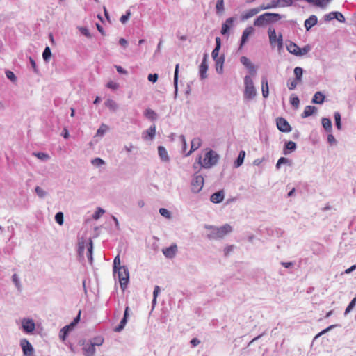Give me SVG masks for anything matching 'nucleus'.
Masks as SVG:
<instances>
[{
  "mask_svg": "<svg viewBox=\"0 0 356 356\" xmlns=\"http://www.w3.org/2000/svg\"><path fill=\"white\" fill-rule=\"evenodd\" d=\"M209 229L211 231L208 234V238L213 240L222 238L225 236L232 232V227L229 224H225L220 227L211 226Z\"/></svg>",
  "mask_w": 356,
  "mask_h": 356,
  "instance_id": "nucleus-1",
  "label": "nucleus"
},
{
  "mask_svg": "<svg viewBox=\"0 0 356 356\" xmlns=\"http://www.w3.org/2000/svg\"><path fill=\"white\" fill-rule=\"evenodd\" d=\"M280 0H273L270 3L262 4L259 7L251 8L242 15V19L245 20L258 14L260 11L276 8L278 6Z\"/></svg>",
  "mask_w": 356,
  "mask_h": 356,
  "instance_id": "nucleus-2",
  "label": "nucleus"
},
{
  "mask_svg": "<svg viewBox=\"0 0 356 356\" xmlns=\"http://www.w3.org/2000/svg\"><path fill=\"white\" fill-rule=\"evenodd\" d=\"M281 16L277 13H266L259 15L254 22L255 26H263L268 23L278 21Z\"/></svg>",
  "mask_w": 356,
  "mask_h": 356,
  "instance_id": "nucleus-3",
  "label": "nucleus"
},
{
  "mask_svg": "<svg viewBox=\"0 0 356 356\" xmlns=\"http://www.w3.org/2000/svg\"><path fill=\"white\" fill-rule=\"evenodd\" d=\"M245 91L244 97L248 99H253L256 95L257 91L254 86L253 81L249 76H245L244 78Z\"/></svg>",
  "mask_w": 356,
  "mask_h": 356,
  "instance_id": "nucleus-4",
  "label": "nucleus"
},
{
  "mask_svg": "<svg viewBox=\"0 0 356 356\" xmlns=\"http://www.w3.org/2000/svg\"><path fill=\"white\" fill-rule=\"evenodd\" d=\"M78 245H79V250H78L79 254L81 256L83 255L84 253V250L86 248H87V252H86L87 257L90 261V262L92 263V249H93L92 240L89 239L88 242H86L83 240L80 241H79Z\"/></svg>",
  "mask_w": 356,
  "mask_h": 356,
  "instance_id": "nucleus-5",
  "label": "nucleus"
},
{
  "mask_svg": "<svg viewBox=\"0 0 356 356\" xmlns=\"http://www.w3.org/2000/svg\"><path fill=\"white\" fill-rule=\"evenodd\" d=\"M116 273L118 275V278L121 288L124 290L127 288L129 280V273L128 268L125 266H123L117 270Z\"/></svg>",
  "mask_w": 356,
  "mask_h": 356,
  "instance_id": "nucleus-6",
  "label": "nucleus"
},
{
  "mask_svg": "<svg viewBox=\"0 0 356 356\" xmlns=\"http://www.w3.org/2000/svg\"><path fill=\"white\" fill-rule=\"evenodd\" d=\"M218 154L215 152L210 150L205 154L202 165L206 168H210L218 162Z\"/></svg>",
  "mask_w": 356,
  "mask_h": 356,
  "instance_id": "nucleus-7",
  "label": "nucleus"
},
{
  "mask_svg": "<svg viewBox=\"0 0 356 356\" xmlns=\"http://www.w3.org/2000/svg\"><path fill=\"white\" fill-rule=\"evenodd\" d=\"M269 42L271 46L275 47L276 44L279 49L282 47V35L281 33L277 36L275 30L273 28L268 29Z\"/></svg>",
  "mask_w": 356,
  "mask_h": 356,
  "instance_id": "nucleus-8",
  "label": "nucleus"
},
{
  "mask_svg": "<svg viewBox=\"0 0 356 356\" xmlns=\"http://www.w3.org/2000/svg\"><path fill=\"white\" fill-rule=\"evenodd\" d=\"M81 311L79 312L78 316L74 319V321L68 325L65 326L61 329L59 334L60 339L64 341L68 334V332L72 330L74 326L78 323L80 320Z\"/></svg>",
  "mask_w": 356,
  "mask_h": 356,
  "instance_id": "nucleus-9",
  "label": "nucleus"
},
{
  "mask_svg": "<svg viewBox=\"0 0 356 356\" xmlns=\"http://www.w3.org/2000/svg\"><path fill=\"white\" fill-rule=\"evenodd\" d=\"M204 186V178L202 175H195L191 181V190L193 193L200 192Z\"/></svg>",
  "mask_w": 356,
  "mask_h": 356,
  "instance_id": "nucleus-10",
  "label": "nucleus"
},
{
  "mask_svg": "<svg viewBox=\"0 0 356 356\" xmlns=\"http://www.w3.org/2000/svg\"><path fill=\"white\" fill-rule=\"evenodd\" d=\"M20 346L25 356H32L33 355V347L26 339H23L20 341Z\"/></svg>",
  "mask_w": 356,
  "mask_h": 356,
  "instance_id": "nucleus-11",
  "label": "nucleus"
},
{
  "mask_svg": "<svg viewBox=\"0 0 356 356\" xmlns=\"http://www.w3.org/2000/svg\"><path fill=\"white\" fill-rule=\"evenodd\" d=\"M277 129L284 133H289L291 131V127L284 118H278L276 120Z\"/></svg>",
  "mask_w": 356,
  "mask_h": 356,
  "instance_id": "nucleus-12",
  "label": "nucleus"
},
{
  "mask_svg": "<svg viewBox=\"0 0 356 356\" xmlns=\"http://www.w3.org/2000/svg\"><path fill=\"white\" fill-rule=\"evenodd\" d=\"M219 50L220 49H218V47H215L212 51V57L216 62V70L218 71L220 68L221 72L222 70L224 58L222 57L218 58Z\"/></svg>",
  "mask_w": 356,
  "mask_h": 356,
  "instance_id": "nucleus-13",
  "label": "nucleus"
},
{
  "mask_svg": "<svg viewBox=\"0 0 356 356\" xmlns=\"http://www.w3.org/2000/svg\"><path fill=\"white\" fill-rule=\"evenodd\" d=\"M177 251V246L176 244H173L168 248L163 249L162 252L163 254L168 258H172L175 256Z\"/></svg>",
  "mask_w": 356,
  "mask_h": 356,
  "instance_id": "nucleus-14",
  "label": "nucleus"
},
{
  "mask_svg": "<svg viewBox=\"0 0 356 356\" xmlns=\"http://www.w3.org/2000/svg\"><path fill=\"white\" fill-rule=\"evenodd\" d=\"M22 327L25 332L30 333L35 330V325L33 320L24 319L22 321Z\"/></svg>",
  "mask_w": 356,
  "mask_h": 356,
  "instance_id": "nucleus-15",
  "label": "nucleus"
},
{
  "mask_svg": "<svg viewBox=\"0 0 356 356\" xmlns=\"http://www.w3.org/2000/svg\"><path fill=\"white\" fill-rule=\"evenodd\" d=\"M129 307H127L126 309H125V311H124V317L121 320L120 324L116 327H115V329H114V330L115 332H120L124 327V326H125V325H126V323L127 322V317H128V314H129Z\"/></svg>",
  "mask_w": 356,
  "mask_h": 356,
  "instance_id": "nucleus-16",
  "label": "nucleus"
},
{
  "mask_svg": "<svg viewBox=\"0 0 356 356\" xmlns=\"http://www.w3.org/2000/svg\"><path fill=\"white\" fill-rule=\"evenodd\" d=\"M261 92L264 98H267L269 95V88L268 79L266 76L261 78Z\"/></svg>",
  "mask_w": 356,
  "mask_h": 356,
  "instance_id": "nucleus-17",
  "label": "nucleus"
},
{
  "mask_svg": "<svg viewBox=\"0 0 356 356\" xmlns=\"http://www.w3.org/2000/svg\"><path fill=\"white\" fill-rule=\"evenodd\" d=\"M224 197L225 195L223 191H220L211 195L210 200L213 203H220L222 202V200H224Z\"/></svg>",
  "mask_w": 356,
  "mask_h": 356,
  "instance_id": "nucleus-18",
  "label": "nucleus"
},
{
  "mask_svg": "<svg viewBox=\"0 0 356 356\" xmlns=\"http://www.w3.org/2000/svg\"><path fill=\"white\" fill-rule=\"evenodd\" d=\"M83 354L85 356H93L95 353V344L86 343L83 348Z\"/></svg>",
  "mask_w": 356,
  "mask_h": 356,
  "instance_id": "nucleus-19",
  "label": "nucleus"
},
{
  "mask_svg": "<svg viewBox=\"0 0 356 356\" xmlns=\"http://www.w3.org/2000/svg\"><path fill=\"white\" fill-rule=\"evenodd\" d=\"M254 32V29L252 26L247 27L243 32L241 47L246 42L248 39V37L252 34Z\"/></svg>",
  "mask_w": 356,
  "mask_h": 356,
  "instance_id": "nucleus-20",
  "label": "nucleus"
},
{
  "mask_svg": "<svg viewBox=\"0 0 356 356\" xmlns=\"http://www.w3.org/2000/svg\"><path fill=\"white\" fill-rule=\"evenodd\" d=\"M202 144V140L200 138H195L191 141V150L186 154V156L190 155L193 152L197 149Z\"/></svg>",
  "mask_w": 356,
  "mask_h": 356,
  "instance_id": "nucleus-21",
  "label": "nucleus"
},
{
  "mask_svg": "<svg viewBox=\"0 0 356 356\" xmlns=\"http://www.w3.org/2000/svg\"><path fill=\"white\" fill-rule=\"evenodd\" d=\"M327 19L331 20L333 19H337L340 22H343L345 21L344 16L339 12H332L330 13L327 16Z\"/></svg>",
  "mask_w": 356,
  "mask_h": 356,
  "instance_id": "nucleus-22",
  "label": "nucleus"
},
{
  "mask_svg": "<svg viewBox=\"0 0 356 356\" xmlns=\"http://www.w3.org/2000/svg\"><path fill=\"white\" fill-rule=\"evenodd\" d=\"M317 17L315 15H312L309 17L307 19L305 22V27L308 31L309 30L312 26L316 25L317 24Z\"/></svg>",
  "mask_w": 356,
  "mask_h": 356,
  "instance_id": "nucleus-23",
  "label": "nucleus"
},
{
  "mask_svg": "<svg viewBox=\"0 0 356 356\" xmlns=\"http://www.w3.org/2000/svg\"><path fill=\"white\" fill-rule=\"evenodd\" d=\"M286 48L290 53L296 56H298V54H300V47L293 42H289L286 45Z\"/></svg>",
  "mask_w": 356,
  "mask_h": 356,
  "instance_id": "nucleus-24",
  "label": "nucleus"
},
{
  "mask_svg": "<svg viewBox=\"0 0 356 356\" xmlns=\"http://www.w3.org/2000/svg\"><path fill=\"white\" fill-rule=\"evenodd\" d=\"M156 134V126L153 124L147 131L146 135L143 136L145 140H152Z\"/></svg>",
  "mask_w": 356,
  "mask_h": 356,
  "instance_id": "nucleus-25",
  "label": "nucleus"
},
{
  "mask_svg": "<svg viewBox=\"0 0 356 356\" xmlns=\"http://www.w3.org/2000/svg\"><path fill=\"white\" fill-rule=\"evenodd\" d=\"M316 111V108L314 106H307L305 108L303 113L301 114L302 118L312 115Z\"/></svg>",
  "mask_w": 356,
  "mask_h": 356,
  "instance_id": "nucleus-26",
  "label": "nucleus"
},
{
  "mask_svg": "<svg viewBox=\"0 0 356 356\" xmlns=\"http://www.w3.org/2000/svg\"><path fill=\"white\" fill-rule=\"evenodd\" d=\"M233 23V19L232 17H229L226 19L225 22L222 24V29H221V33L222 35L226 34L232 26Z\"/></svg>",
  "mask_w": 356,
  "mask_h": 356,
  "instance_id": "nucleus-27",
  "label": "nucleus"
},
{
  "mask_svg": "<svg viewBox=\"0 0 356 356\" xmlns=\"http://www.w3.org/2000/svg\"><path fill=\"white\" fill-rule=\"evenodd\" d=\"M325 100V95L321 92H316L312 99L314 104H323Z\"/></svg>",
  "mask_w": 356,
  "mask_h": 356,
  "instance_id": "nucleus-28",
  "label": "nucleus"
},
{
  "mask_svg": "<svg viewBox=\"0 0 356 356\" xmlns=\"http://www.w3.org/2000/svg\"><path fill=\"white\" fill-rule=\"evenodd\" d=\"M158 153L161 159L164 161H169V156L165 148L163 146H159L158 147Z\"/></svg>",
  "mask_w": 356,
  "mask_h": 356,
  "instance_id": "nucleus-29",
  "label": "nucleus"
},
{
  "mask_svg": "<svg viewBox=\"0 0 356 356\" xmlns=\"http://www.w3.org/2000/svg\"><path fill=\"white\" fill-rule=\"evenodd\" d=\"M208 70V65L206 60V56H204L201 65H200V73L202 79L206 77V72Z\"/></svg>",
  "mask_w": 356,
  "mask_h": 356,
  "instance_id": "nucleus-30",
  "label": "nucleus"
},
{
  "mask_svg": "<svg viewBox=\"0 0 356 356\" xmlns=\"http://www.w3.org/2000/svg\"><path fill=\"white\" fill-rule=\"evenodd\" d=\"M245 156V152L243 150H241L239 152L238 156L234 163V166L236 168H238L243 164Z\"/></svg>",
  "mask_w": 356,
  "mask_h": 356,
  "instance_id": "nucleus-31",
  "label": "nucleus"
},
{
  "mask_svg": "<svg viewBox=\"0 0 356 356\" xmlns=\"http://www.w3.org/2000/svg\"><path fill=\"white\" fill-rule=\"evenodd\" d=\"M307 1L309 3H314V5L317 6L318 7L324 8L327 6V4L328 3V2L330 0H307Z\"/></svg>",
  "mask_w": 356,
  "mask_h": 356,
  "instance_id": "nucleus-32",
  "label": "nucleus"
},
{
  "mask_svg": "<svg viewBox=\"0 0 356 356\" xmlns=\"http://www.w3.org/2000/svg\"><path fill=\"white\" fill-rule=\"evenodd\" d=\"M123 266H121L120 265V255H117L115 258H114V261H113V273L114 274H116V272L118 269H120V268H122Z\"/></svg>",
  "mask_w": 356,
  "mask_h": 356,
  "instance_id": "nucleus-33",
  "label": "nucleus"
},
{
  "mask_svg": "<svg viewBox=\"0 0 356 356\" xmlns=\"http://www.w3.org/2000/svg\"><path fill=\"white\" fill-rule=\"evenodd\" d=\"M296 143H294L293 141H289L285 144V149L284 151V154H287L288 152H286V150L294 151L296 149Z\"/></svg>",
  "mask_w": 356,
  "mask_h": 356,
  "instance_id": "nucleus-34",
  "label": "nucleus"
},
{
  "mask_svg": "<svg viewBox=\"0 0 356 356\" xmlns=\"http://www.w3.org/2000/svg\"><path fill=\"white\" fill-rule=\"evenodd\" d=\"M241 62L243 65H244L248 70L254 69V65L250 62V60L245 56H242L241 58Z\"/></svg>",
  "mask_w": 356,
  "mask_h": 356,
  "instance_id": "nucleus-35",
  "label": "nucleus"
},
{
  "mask_svg": "<svg viewBox=\"0 0 356 356\" xmlns=\"http://www.w3.org/2000/svg\"><path fill=\"white\" fill-rule=\"evenodd\" d=\"M216 8L218 14H222L225 10L224 0H217Z\"/></svg>",
  "mask_w": 356,
  "mask_h": 356,
  "instance_id": "nucleus-36",
  "label": "nucleus"
},
{
  "mask_svg": "<svg viewBox=\"0 0 356 356\" xmlns=\"http://www.w3.org/2000/svg\"><path fill=\"white\" fill-rule=\"evenodd\" d=\"M303 74V70L300 67H296L294 69V74L296 76V79H297L299 82L302 81V76Z\"/></svg>",
  "mask_w": 356,
  "mask_h": 356,
  "instance_id": "nucleus-37",
  "label": "nucleus"
},
{
  "mask_svg": "<svg viewBox=\"0 0 356 356\" xmlns=\"http://www.w3.org/2000/svg\"><path fill=\"white\" fill-rule=\"evenodd\" d=\"M322 125L324 129L327 131H331L332 129V122L331 120L328 118H323L322 119Z\"/></svg>",
  "mask_w": 356,
  "mask_h": 356,
  "instance_id": "nucleus-38",
  "label": "nucleus"
},
{
  "mask_svg": "<svg viewBox=\"0 0 356 356\" xmlns=\"http://www.w3.org/2000/svg\"><path fill=\"white\" fill-rule=\"evenodd\" d=\"M145 115L146 118L152 120H154L156 118V113L150 108L146 109V111H145Z\"/></svg>",
  "mask_w": 356,
  "mask_h": 356,
  "instance_id": "nucleus-39",
  "label": "nucleus"
},
{
  "mask_svg": "<svg viewBox=\"0 0 356 356\" xmlns=\"http://www.w3.org/2000/svg\"><path fill=\"white\" fill-rule=\"evenodd\" d=\"M108 129V127L104 124H102L97 131V136H102Z\"/></svg>",
  "mask_w": 356,
  "mask_h": 356,
  "instance_id": "nucleus-40",
  "label": "nucleus"
},
{
  "mask_svg": "<svg viewBox=\"0 0 356 356\" xmlns=\"http://www.w3.org/2000/svg\"><path fill=\"white\" fill-rule=\"evenodd\" d=\"M106 106L112 111H115L117 108V104L112 99H107L105 102Z\"/></svg>",
  "mask_w": 356,
  "mask_h": 356,
  "instance_id": "nucleus-41",
  "label": "nucleus"
},
{
  "mask_svg": "<svg viewBox=\"0 0 356 356\" xmlns=\"http://www.w3.org/2000/svg\"><path fill=\"white\" fill-rule=\"evenodd\" d=\"M300 83L297 79L289 80L287 81V86L289 90H293L296 88L298 83Z\"/></svg>",
  "mask_w": 356,
  "mask_h": 356,
  "instance_id": "nucleus-42",
  "label": "nucleus"
},
{
  "mask_svg": "<svg viewBox=\"0 0 356 356\" xmlns=\"http://www.w3.org/2000/svg\"><path fill=\"white\" fill-rule=\"evenodd\" d=\"M51 56V49L49 47H47L45 49H44V51L42 54V56H43V59L45 60V61H48L50 58Z\"/></svg>",
  "mask_w": 356,
  "mask_h": 356,
  "instance_id": "nucleus-43",
  "label": "nucleus"
},
{
  "mask_svg": "<svg viewBox=\"0 0 356 356\" xmlns=\"http://www.w3.org/2000/svg\"><path fill=\"white\" fill-rule=\"evenodd\" d=\"M179 67V65L177 64L175 66V74H174V85H175V88L176 90H177Z\"/></svg>",
  "mask_w": 356,
  "mask_h": 356,
  "instance_id": "nucleus-44",
  "label": "nucleus"
},
{
  "mask_svg": "<svg viewBox=\"0 0 356 356\" xmlns=\"http://www.w3.org/2000/svg\"><path fill=\"white\" fill-rule=\"evenodd\" d=\"M334 120H335L336 126H337V129H341V115L339 113L336 112L334 113Z\"/></svg>",
  "mask_w": 356,
  "mask_h": 356,
  "instance_id": "nucleus-45",
  "label": "nucleus"
},
{
  "mask_svg": "<svg viewBox=\"0 0 356 356\" xmlns=\"http://www.w3.org/2000/svg\"><path fill=\"white\" fill-rule=\"evenodd\" d=\"M355 304H356V298H354L351 300V302L349 303L348 307H346V309L345 310V314H347L348 313H349L354 308V307L355 306Z\"/></svg>",
  "mask_w": 356,
  "mask_h": 356,
  "instance_id": "nucleus-46",
  "label": "nucleus"
},
{
  "mask_svg": "<svg viewBox=\"0 0 356 356\" xmlns=\"http://www.w3.org/2000/svg\"><path fill=\"white\" fill-rule=\"evenodd\" d=\"M33 155L41 160H47L49 159V156L47 154L43 152L33 153Z\"/></svg>",
  "mask_w": 356,
  "mask_h": 356,
  "instance_id": "nucleus-47",
  "label": "nucleus"
},
{
  "mask_svg": "<svg viewBox=\"0 0 356 356\" xmlns=\"http://www.w3.org/2000/svg\"><path fill=\"white\" fill-rule=\"evenodd\" d=\"M104 212L105 211L104 209L99 207V208H97V211L93 214L92 217L95 220H97L101 217V216H102L104 213Z\"/></svg>",
  "mask_w": 356,
  "mask_h": 356,
  "instance_id": "nucleus-48",
  "label": "nucleus"
},
{
  "mask_svg": "<svg viewBox=\"0 0 356 356\" xmlns=\"http://www.w3.org/2000/svg\"><path fill=\"white\" fill-rule=\"evenodd\" d=\"M55 220L58 224L62 225L63 224V213L62 212H58L55 216Z\"/></svg>",
  "mask_w": 356,
  "mask_h": 356,
  "instance_id": "nucleus-49",
  "label": "nucleus"
},
{
  "mask_svg": "<svg viewBox=\"0 0 356 356\" xmlns=\"http://www.w3.org/2000/svg\"><path fill=\"white\" fill-rule=\"evenodd\" d=\"M160 291V288L159 286H156L154 287V292H153V300H152V303L153 304H155L156 302V298H157V296H158V294Z\"/></svg>",
  "mask_w": 356,
  "mask_h": 356,
  "instance_id": "nucleus-50",
  "label": "nucleus"
},
{
  "mask_svg": "<svg viewBox=\"0 0 356 356\" xmlns=\"http://www.w3.org/2000/svg\"><path fill=\"white\" fill-rule=\"evenodd\" d=\"M104 161L100 158H95L92 161V164L95 166H100L102 165H104Z\"/></svg>",
  "mask_w": 356,
  "mask_h": 356,
  "instance_id": "nucleus-51",
  "label": "nucleus"
},
{
  "mask_svg": "<svg viewBox=\"0 0 356 356\" xmlns=\"http://www.w3.org/2000/svg\"><path fill=\"white\" fill-rule=\"evenodd\" d=\"M159 213H160V214L161 216H164V217H165L167 218H170V211L168 209H165V208H161L159 209Z\"/></svg>",
  "mask_w": 356,
  "mask_h": 356,
  "instance_id": "nucleus-52",
  "label": "nucleus"
},
{
  "mask_svg": "<svg viewBox=\"0 0 356 356\" xmlns=\"http://www.w3.org/2000/svg\"><path fill=\"white\" fill-rule=\"evenodd\" d=\"M290 102L292 106H293L296 108H298L299 106L300 101L298 97H294L290 99Z\"/></svg>",
  "mask_w": 356,
  "mask_h": 356,
  "instance_id": "nucleus-53",
  "label": "nucleus"
},
{
  "mask_svg": "<svg viewBox=\"0 0 356 356\" xmlns=\"http://www.w3.org/2000/svg\"><path fill=\"white\" fill-rule=\"evenodd\" d=\"M130 15H131V12L130 11H127L126 15H122L121 17H120V22L122 23V24H125L127 20L129 19L130 17Z\"/></svg>",
  "mask_w": 356,
  "mask_h": 356,
  "instance_id": "nucleus-54",
  "label": "nucleus"
},
{
  "mask_svg": "<svg viewBox=\"0 0 356 356\" xmlns=\"http://www.w3.org/2000/svg\"><path fill=\"white\" fill-rule=\"evenodd\" d=\"M310 51V47L307 45L305 47H304L303 48H300V54H298V56H302V55H305L307 53H308L309 51Z\"/></svg>",
  "mask_w": 356,
  "mask_h": 356,
  "instance_id": "nucleus-55",
  "label": "nucleus"
},
{
  "mask_svg": "<svg viewBox=\"0 0 356 356\" xmlns=\"http://www.w3.org/2000/svg\"><path fill=\"white\" fill-rule=\"evenodd\" d=\"M106 86L112 90H116L118 88L119 85L117 83L111 81L106 84Z\"/></svg>",
  "mask_w": 356,
  "mask_h": 356,
  "instance_id": "nucleus-56",
  "label": "nucleus"
},
{
  "mask_svg": "<svg viewBox=\"0 0 356 356\" xmlns=\"http://www.w3.org/2000/svg\"><path fill=\"white\" fill-rule=\"evenodd\" d=\"M288 161H289L288 159L285 157L280 158L276 164L277 168H280L281 164L286 163H288Z\"/></svg>",
  "mask_w": 356,
  "mask_h": 356,
  "instance_id": "nucleus-57",
  "label": "nucleus"
},
{
  "mask_svg": "<svg viewBox=\"0 0 356 356\" xmlns=\"http://www.w3.org/2000/svg\"><path fill=\"white\" fill-rule=\"evenodd\" d=\"M6 74L7 78L11 80L12 81H15L16 80V76L13 72L7 71L6 72Z\"/></svg>",
  "mask_w": 356,
  "mask_h": 356,
  "instance_id": "nucleus-58",
  "label": "nucleus"
},
{
  "mask_svg": "<svg viewBox=\"0 0 356 356\" xmlns=\"http://www.w3.org/2000/svg\"><path fill=\"white\" fill-rule=\"evenodd\" d=\"M104 342V339L102 337H97L94 339V342L91 343L92 344H95V346H101Z\"/></svg>",
  "mask_w": 356,
  "mask_h": 356,
  "instance_id": "nucleus-59",
  "label": "nucleus"
},
{
  "mask_svg": "<svg viewBox=\"0 0 356 356\" xmlns=\"http://www.w3.org/2000/svg\"><path fill=\"white\" fill-rule=\"evenodd\" d=\"M158 79L157 74H150L148 75V80L152 83H155Z\"/></svg>",
  "mask_w": 356,
  "mask_h": 356,
  "instance_id": "nucleus-60",
  "label": "nucleus"
},
{
  "mask_svg": "<svg viewBox=\"0 0 356 356\" xmlns=\"http://www.w3.org/2000/svg\"><path fill=\"white\" fill-rule=\"evenodd\" d=\"M80 31L83 35H84L87 38H91V35H90L89 31L88 30V29H86L85 27H81V28H80Z\"/></svg>",
  "mask_w": 356,
  "mask_h": 356,
  "instance_id": "nucleus-61",
  "label": "nucleus"
},
{
  "mask_svg": "<svg viewBox=\"0 0 356 356\" xmlns=\"http://www.w3.org/2000/svg\"><path fill=\"white\" fill-rule=\"evenodd\" d=\"M29 60H30V63H31V67H32L33 71L35 72L38 73V70L37 68L35 61L31 57L29 58Z\"/></svg>",
  "mask_w": 356,
  "mask_h": 356,
  "instance_id": "nucleus-62",
  "label": "nucleus"
},
{
  "mask_svg": "<svg viewBox=\"0 0 356 356\" xmlns=\"http://www.w3.org/2000/svg\"><path fill=\"white\" fill-rule=\"evenodd\" d=\"M332 327H334V325H330L328 327H327L326 329L323 330V331H321V332H319L316 337H315V339L319 337L320 336L325 334L326 332H327L329 330H330Z\"/></svg>",
  "mask_w": 356,
  "mask_h": 356,
  "instance_id": "nucleus-63",
  "label": "nucleus"
},
{
  "mask_svg": "<svg viewBox=\"0 0 356 356\" xmlns=\"http://www.w3.org/2000/svg\"><path fill=\"white\" fill-rule=\"evenodd\" d=\"M35 192L41 197L44 195V191L39 186L35 187Z\"/></svg>",
  "mask_w": 356,
  "mask_h": 356,
  "instance_id": "nucleus-64",
  "label": "nucleus"
}]
</instances>
